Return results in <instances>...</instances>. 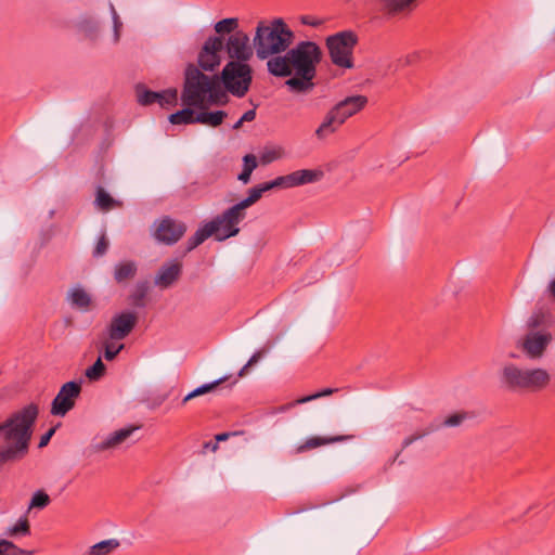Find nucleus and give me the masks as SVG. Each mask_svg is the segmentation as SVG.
Segmentation results:
<instances>
[{
    "label": "nucleus",
    "mask_w": 555,
    "mask_h": 555,
    "mask_svg": "<svg viewBox=\"0 0 555 555\" xmlns=\"http://www.w3.org/2000/svg\"><path fill=\"white\" fill-rule=\"evenodd\" d=\"M225 50L231 62H247L253 56L249 37L242 30L235 31L228 38Z\"/></svg>",
    "instance_id": "14"
},
{
    "label": "nucleus",
    "mask_w": 555,
    "mask_h": 555,
    "mask_svg": "<svg viewBox=\"0 0 555 555\" xmlns=\"http://www.w3.org/2000/svg\"><path fill=\"white\" fill-rule=\"evenodd\" d=\"M339 389L338 388H324L323 390L321 391H318L313 395H309V396H306V397H301L293 402H289V403H286L284 405H282L280 408V411L284 412V411H287L294 406H296L297 404H304V403H307V402H310L312 400H315V399H319V398H322V397H327V396H331L335 392H337Z\"/></svg>",
    "instance_id": "27"
},
{
    "label": "nucleus",
    "mask_w": 555,
    "mask_h": 555,
    "mask_svg": "<svg viewBox=\"0 0 555 555\" xmlns=\"http://www.w3.org/2000/svg\"><path fill=\"white\" fill-rule=\"evenodd\" d=\"M139 427L137 426H130L126 428H121L119 430H116L112 433L106 439H104L102 442H100L96 446V449L99 451H104L107 449L116 448L117 446L121 444L127 438L131 436V434L137 430Z\"/></svg>",
    "instance_id": "21"
},
{
    "label": "nucleus",
    "mask_w": 555,
    "mask_h": 555,
    "mask_svg": "<svg viewBox=\"0 0 555 555\" xmlns=\"http://www.w3.org/2000/svg\"><path fill=\"white\" fill-rule=\"evenodd\" d=\"M183 271L182 261L173 259L160 266L154 276L155 286L160 289L172 287L181 278Z\"/></svg>",
    "instance_id": "16"
},
{
    "label": "nucleus",
    "mask_w": 555,
    "mask_h": 555,
    "mask_svg": "<svg viewBox=\"0 0 555 555\" xmlns=\"http://www.w3.org/2000/svg\"><path fill=\"white\" fill-rule=\"evenodd\" d=\"M279 157V154L276 152H267L261 156V160L263 164L271 163L272 160L276 159Z\"/></svg>",
    "instance_id": "49"
},
{
    "label": "nucleus",
    "mask_w": 555,
    "mask_h": 555,
    "mask_svg": "<svg viewBox=\"0 0 555 555\" xmlns=\"http://www.w3.org/2000/svg\"><path fill=\"white\" fill-rule=\"evenodd\" d=\"M238 27V20L235 17H229L221 20L215 24L216 33L220 35L234 34Z\"/></svg>",
    "instance_id": "34"
},
{
    "label": "nucleus",
    "mask_w": 555,
    "mask_h": 555,
    "mask_svg": "<svg viewBox=\"0 0 555 555\" xmlns=\"http://www.w3.org/2000/svg\"><path fill=\"white\" fill-rule=\"evenodd\" d=\"M181 101L184 106L203 109L208 104L224 105L228 96L219 76L205 75L199 68L190 64L185 69Z\"/></svg>",
    "instance_id": "3"
},
{
    "label": "nucleus",
    "mask_w": 555,
    "mask_h": 555,
    "mask_svg": "<svg viewBox=\"0 0 555 555\" xmlns=\"http://www.w3.org/2000/svg\"><path fill=\"white\" fill-rule=\"evenodd\" d=\"M119 545L120 543L116 539L104 540L92 545L88 550L87 555H109L117 550Z\"/></svg>",
    "instance_id": "28"
},
{
    "label": "nucleus",
    "mask_w": 555,
    "mask_h": 555,
    "mask_svg": "<svg viewBox=\"0 0 555 555\" xmlns=\"http://www.w3.org/2000/svg\"><path fill=\"white\" fill-rule=\"evenodd\" d=\"M112 11H113V20H114V29H115V37H116V40L118 39V36H119V28L121 27V22L119 21V16L117 15L115 9L112 7Z\"/></svg>",
    "instance_id": "48"
},
{
    "label": "nucleus",
    "mask_w": 555,
    "mask_h": 555,
    "mask_svg": "<svg viewBox=\"0 0 555 555\" xmlns=\"http://www.w3.org/2000/svg\"><path fill=\"white\" fill-rule=\"evenodd\" d=\"M212 230L210 229L208 222H206L203 227L196 230V232L189 237L186 242V249L188 251L193 250L197 246H199L202 243H204L208 237L212 236Z\"/></svg>",
    "instance_id": "26"
},
{
    "label": "nucleus",
    "mask_w": 555,
    "mask_h": 555,
    "mask_svg": "<svg viewBox=\"0 0 555 555\" xmlns=\"http://www.w3.org/2000/svg\"><path fill=\"white\" fill-rule=\"evenodd\" d=\"M231 435H235V433H221V434H218V435L215 436V439H216L215 442L219 443L221 441H225V440L229 439V437Z\"/></svg>",
    "instance_id": "52"
},
{
    "label": "nucleus",
    "mask_w": 555,
    "mask_h": 555,
    "mask_svg": "<svg viewBox=\"0 0 555 555\" xmlns=\"http://www.w3.org/2000/svg\"><path fill=\"white\" fill-rule=\"evenodd\" d=\"M245 211H241L236 205L225 209L222 214L208 221L212 230V236L219 242L225 241L240 233L238 223L245 218Z\"/></svg>",
    "instance_id": "9"
},
{
    "label": "nucleus",
    "mask_w": 555,
    "mask_h": 555,
    "mask_svg": "<svg viewBox=\"0 0 555 555\" xmlns=\"http://www.w3.org/2000/svg\"><path fill=\"white\" fill-rule=\"evenodd\" d=\"M137 323L138 314L134 311L117 313L106 327V336L109 340H122L133 331Z\"/></svg>",
    "instance_id": "13"
},
{
    "label": "nucleus",
    "mask_w": 555,
    "mask_h": 555,
    "mask_svg": "<svg viewBox=\"0 0 555 555\" xmlns=\"http://www.w3.org/2000/svg\"><path fill=\"white\" fill-rule=\"evenodd\" d=\"M502 380L512 390L537 392L550 384L551 377L544 369H520L507 364L502 370Z\"/></svg>",
    "instance_id": "6"
},
{
    "label": "nucleus",
    "mask_w": 555,
    "mask_h": 555,
    "mask_svg": "<svg viewBox=\"0 0 555 555\" xmlns=\"http://www.w3.org/2000/svg\"><path fill=\"white\" fill-rule=\"evenodd\" d=\"M108 246H109V242H108L105 233H103L100 236V238H99V241H98V243L95 245V248L93 250V256L94 257H101V256L105 255L107 249H108Z\"/></svg>",
    "instance_id": "42"
},
{
    "label": "nucleus",
    "mask_w": 555,
    "mask_h": 555,
    "mask_svg": "<svg viewBox=\"0 0 555 555\" xmlns=\"http://www.w3.org/2000/svg\"><path fill=\"white\" fill-rule=\"evenodd\" d=\"M417 0H386L384 13L390 17L408 15L416 7Z\"/></svg>",
    "instance_id": "20"
},
{
    "label": "nucleus",
    "mask_w": 555,
    "mask_h": 555,
    "mask_svg": "<svg viewBox=\"0 0 555 555\" xmlns=\"http://www.w3.org/2000/svg\"><path fill=\"white\" fill-rule=\"evenodd\" d=\"M322 177L323 172L321 170L301 169L293 171L286 176L278 177L275 179L279 183V188H294L317 182L321 180Z\"/></svg>",
    "instance_id": "17"
},
{
    "label": "nucleus",
    "mask_w": 555,
    "mask_h": 555,
    "mask_svg": "<svg viewBox=\"0 0 555 555\" xmlns=\"http://www.w3.org/2000/svg\"><path fill=\"white\" fill-rule=\"evenodd\" d=\"M264 354V351H256L251 357L250 359L248 360V362L241 369V371L238 372V376L240 377H243L246 375L247 373V370L248 367L255 365Z\"/></svg>",
    "instance_id": "44"
},
{
    "label": "nucleus",
    "mask_w": 555,
    "mask_h": 555,
    "mask_svg": "<svg viewBox=\"0 0 555 555\" xmlns=\"http://www.w3.org/2000/svg\"><path fill=\"white\" fill-rule=\"evenodd\" d=\"M73 307L80 310H88L91 306L90 295L81 287L73 288L68 294Z\"/></svg>",
    "instance_id": "24"
},
{
    "label": "nucleus",
    "mask_w": 555,
    "mask_h": 555,
    "mask_svg": "<svg viewBox=\"0 0 555 555\" xmlns=\"http://www.w3.org/2000/svg\"><path fill=\"white\" fill-rule=\"evenodd\" d=\"M552 340L550 333H529L522 341V349L530 358H540Z\"/></svg>",
    "instance_id": "18"
},
{
    "label": "nucleus",
    "mask_w": 555,
    "mask_h": 555,
    "mask_svg": "<svg viewBox=\"0 0 555 555\" xmlns=\"http://www.w3.org/2000/svg\"><path fill=\"white\" fill-rule=\"evenodd\" d=\"M54 433H55V428H50L46 434H43L40 437L39 448L46 447L49 443L52 436L54 435Z\"/></svg>",
    "instance_id": "47"
},
{
    "label": "nucleus",
    "mask_w": 555,
    "mask_h": 555,
    "mask_svg": "<svg viewBox=\"0 0 555 555\" xmlns=\"http://www.w3.org/2000/svg\"><path fill=\"white\" fill-rule=\"evenodd\" d=\"M186 224L183 221L176 220L169 216H164L154 222L153 236L156 241L173 245L185 234Z\"/></svg>",
    "instance_id": "10"
},
{
    "label": "nucleus",
    "mask_w": 555,
    "mask_h": 555,
    "mask_svg": "<svg viewBox=\"0 0 555 555\" xmlns=\"http://www.w3.org/2000/svg\"><path fill=\"white\" fill-rule=\"evenodd\" d=\"M95 204L98 205L99 209L103 211H108L115 207L121 206V204L114 199L108 193H106L102 186L96 189Z\"/></svg>",
    "instance_id": "30"
},
{
    "label": "nucleus",
    "mask_w": 555,
    "mask_h": 555,
    "mask_svg": "<svg viewBox=\"0 0 555 555\" xmlns=\"http://www.w3.org/2000/svg\"><path fill=\"white\" fill-rule=\"evenodd\" d=\"M546 314L542 311H534L527 321V327L531 331L542 326L545 323Z\"/></svg>",
    "instance_id": "41"
},
{
    "label": "nucleus",
    "mask_w": 555,
    "mask_h": 555,
    "mask_svg": "<svg viewBox=\"0 0 555 555\" xmlns=\"http://www.w3.org/2000/svg\"><path fill=\"white\" fill-rule=\"evenodd\" d=\"M105 371L106 367L104 363L102 362L101 358H98L96 361L86 370L85 374L90 380H99L104 376Z\"/></svg>",
    "instance_id": "36"
},
{
    "label": "nucleus",
    "mask_w": 555,
    "mask_h": 555,
    "mask_svg": "<svg viewBox=\"0 0 555 555\" xmlns=\"http://www.w3.org/2000/svg\"><path fill=\"white\" fill-rule=\"evenodd\" d=\"M38 414V404L30 403L0 424L4 441V446L0 447V466L20 461L27 454Z\"/></svg>",
    "instance_id": "2"
},
{
    "label": "nucleus",
    "mask_w": 555,
    "mask_h": 555,
    "mask_svg": "<svg viewBox=\"0 0 555 555\" xmlns=\"http://www.w3.org/2000/svg\"><path fill=\"white\" fill-rule=\"evenodd\" d=\"M80 26H81L82 30L88 36H92L93 34L96 33V29H98L96 23L91 21V20L90 21H83Z\"/></svg>",
    "instance_id": "45"
},
{
    "label": "nucleus",
    "mask_w": 555,
    "mask_h": 555,
    "mask_svg": "<svg viewBox=\"0 0 555 555\" xmlns=\"http://www.w3.org/2000/svg\"><path fill=\"white\" fill-rule=\"evenodd\" d=\"M49 504H50L49 495L44 491L39 490L33 495L29 508H34V507L44 508Z\"/></svg>",
    "instance_id": "40"
},
{
    "label": "nucleus",
    "mask_w": 555,
    "mask_h": 555,
    "mask_svg": "<svg viewBox=\"0 0 555 555\" xmlns=\"http://www.w3.org/2000/svg\"><path fill=\"white\" fill-rule=\"evenodd\" d=\"M223 48V40L221 37H209L199 54H198V65L204 70H214L216 66L220 64V55L219 52Z\"/></svg>",
    "instance_id": "15"
},
{
    "label": "nucleus",
    "mask_w": 555,
    "mask_h": 555,
    "mask_svg": "<svg viewBox=\"0 0 555 555\" xmlns=\"http://www.w3.org/2000/svg\"><path fill=\"white\" fill-rule=\"evenodd\" d=\"M300 23L302 25H308V26H312V27H319L320 25H322L321 20H318L317 17H313L311 15H302L300 17Z\"/></svg>",
    "instance_id": "46"
},
{
    "label": "nucleus",
    "mask_w": 555,
    "mask_h": 555,
    "mask_svg": "<svg viewBox=\"0 0 555 555\" xmlns=\"http://www.w3.org/2000/svg\"><path fill=\"white\" fill-rule=\"evenodd\" d=\"M257 168V158L254 154H247L243 157V170L237 179L243 183H248L251 172Z\"/></svg>",
    "instance_id": "31"
},
{
    "label": "nucleus",
    "mask_w": 555,
    "mask_h": 555,
    "mask_svg": "<svg viewBox=\"0 0 555 555\" xmlns=\"http://www.w3.org/2000/svg\"><path fill=\"white\" fill-rule=\"evenodd\" d=\"M138 271L137 263L132 260L122 261L116 264L114 270V279L117 283H124L132 280Z\"/></svg>",
    "instance_id": "23"
},
{
    "label": "nucleus",
    "mask_w": 555,
    "mask_h": 555,
    "mask_svg": "<svg viewBox=\"0 0 555 555\" xmlns=\"http://www.w3.org/2000/svg\"><path fill=\"white\" fill-rule=\"evenodd\" d=\"M8 534L11 537L30 534V525L28 519L26 517L20 518L18 521L9 529Z\"/></svg>",
    "instance_id": "39"
},
{
    "label": "nucleus",
    "mask_w": 555,
    "mask_h": 555,
    "mask_svg": "<svg viewBox=\"0 0 555 555\" xmlns=\"http://www.w3.org/2000/svg\"><path fill=\"white\" fill-rule=\"evenodd\" d=\"M294 38L293 30L282 18H275L269 25L260 22L253 40L257 57L266 60L287 51Z\"/></svg>",
    "instance_id": "4"
},
{
    "label": "nucleus",
    "mask_w": 555,
    "mask_h": 555,
    "mask_svg": "<svg viewBox=\"0 0 555 555\" xmlns=\"http://www.w3.org/2000/svg\"><path fill=\"white\" fill-rule=\"evenodd\" d=\"M203 449H204V452L206 450H209L211 452H216L218 449H219V446L217 442L215 441H207L203 444Z\"/></svg>",
    "instance_id": "51"
},
{
    "label": "nucleus",
    "mask_w": 555,
    "mask_h": 555,
    "mask_svg": "<svg viewBox=\"0 0 555 555\" xmlns=\"http://www.w3.org/2000/svg\"><path fill=\"white\" fill-rule=\"evenodd\" d=\"M357 43L358 36L352 30H344L327 37L326 47L333 64L341 68H352V54Z\"/></svg>",
    "instance_id": "8"
},
{
    "label": "nucleus",
    "mask_w": 555,
    "mask_h": 555,
    "mask_svg": "<svg viewBox=\"0 0 555 555\" xmlns=\"http://www.w3.org/2000/svg\"><path fill=\"white\" fill-rule=\"evenodd\" d=\"M243 122H241V118L233 125V129L237 130L242 127Z\"/></svg>",
    "instance_id": "54"
},
{
    "label": "nucleus",
    "mask_w": 555,
    "mask_h": 555,
    "mask_svg": "<svg viewBox=\"0 0 555 555\" xmlns=\"http://www.w3.org/2000/svg\"><path fill=\"white\" fill-rule=\"evenodd\" d=\"M193 106H185L181 111H178L169 116V121L172 125H189L196 124V114L192 109Z\"/></svg>",
    "instance_id": "29"
},
{
    "label": "nucleus",
    "mask_w": 555,
    "mask_h": 555,
    "mask_svg": "<svg viewBox=\"0 0 555 555\" xmlns=\"http://www.w3.org/2000/svg\"><path fill=\"white\" fill-rule=\"evenodd\" d=\"M440 425H429L428 427H426L425 429L423 430H417L415 431L414 434H412L411 436L406 437L403 442H402V449H405L408 448L409 446H411L413 442H415L416 440L418 439H422L423 437L429 435L430 433L437 430L439 428Z\"/></svg>",
    "instance_id": "38"
},
{
    "label": "nucleus",
    "mask_w": 555,
    "mask_h": 555,
    "mask_svg": "<svg viewBox=\"0 0 555 555\" xmlns=\"http://www.w3.org/2000/svg\"><path fill=\"white\" fill-rule=\"evenodd\" d=\"M137 101L142 106H149L157 103L163 108H168L177 105L178 91L175 88H169L163 91H152L143 83L135 86Z\"/></svg>",
    "instance_id": "11"
},
{
    "label": "nucleus",
    "mask_w": 555,
    "mask_h": 555,
    "mask_svg": "<svg viewBox=\"0 0 555 555\" xmlns=\"http://www.w3.org/2000/svg\"><path fill=\"white\" fill-rule=\"evenodd\" d=\"M466 417H467V414L465 412L454 413V414L448 416L442 422V425L448 426V427H455V426H459Z\"/></svg>",
    "instance_id": "43"
},
{
    "label": "nucleus",
    "mask_w": 555,
    "mask_h": 555,
    "mask_svg": "<svg viewBox=\"0 0 555 555\" xmlns=\"http://www.w3.org/2000/svg\"><path fill=\"white\" fill-rule=\"evenodd\" d=\"M322 51L313 41H301L286 54L273 56L267 63L268 72L275 77H291L285 81L288 89L296 93H308L314 88L313 79L317 65L321 62Z\"/></svg>",
    "instance_id": "1"
},
{
    "label": "nucleus",
    "mask_w": 555,
    "mask_h": 555,
    "mask_svg": "<svg viewBox=\"0 0 555 555\" xmlns=\"http://www.w3.org/2000/svg\"><path fill=\"white\" fill-rule=\"evenodd\" d=\"M31 552L25 551L16 546L9 540L0 539V555H29Z\"/></svg>",
    "instance_id": "37"
},
{
    "label": "nucleus",
    "mask_w": 555,
    "mask_h": 555,
    "mask_svg": "<svg viewBox=\"0 0 555 555\" xmlns=\"http://www.w3.org/2000/svg\"><path fill=\"white\" fill-rule=\"evenodd\" d=\"M149 291V285L146 282L138 283L133 293L131 294V301L133 306L138 308L145 307V297Z\"/></svg>",
    "instance_id": "33"
},
{
    "label": "nucleus",
    "mask_w": 555,
    "mask_h": 555,
    "mask_svg": "<svg viewBox=\"0 0 555 555\" xmlns=\"http://www.w3.org/2000/svg\"><path fill=\"white\" fill-rule=\"evenodd\" d=\"M221 86L231 94L243 98L253 81V69L246 62H229L220 76Z\"/></svg>",
    "instance_id": "7"
},
{
    "label": "nucleus",
    "mask_w": 555,
    "mask_h": 555,
    "mask_svg": "<svg viewBox=\"0 0 555 555\" xmlns=\"http://www.w3.org/2000/svg\"><path fill=\"white\" fill-rule=\"evenodd\" d=\"M227 117V113L224 111H216V112H201L196 114L195 121L196 124L208 125L211 127H218L222 124L223 119Z\"/></svg>",
    "instance_id": "25"
},
{
    "label": "nucleus",
    "mask_w": 555,
    "mask_h": 555,
    "mask_svg": "<svg viewBox=\"0 0 555 555\" xmlns=\"http://www.w3.org/2000/svg\"><path fill=\"white\" fill-rule=\"evenodd\" d=\"M367 96L362 94L350 95L336 103L324 116L314 134L323 140L335 133L348 118L361 112L367 105Z\"/></svg>",
    "instance_id": "5"
},
{
    "label": "nucleus",
    "mask_w": 555,
    "mask_h": 555,
    "mask_svg": "<svg viewBox=\"0 0 555 555\" xmlns=\"http://www.w3.org/2000/svg\"><path fill=\"white\" fill-rule=\"evenodd\" d=\"M347 436H333V437H320L313 436L308 438L302 444L298 446L296 449L297 453H302L311 449H315L325 444L340 442L346 440Z\"/></svg>",
    "instance_id": "22"
},
{
    "label": "nucleus",
    "mask_w": 555,
    "mask_h": 555,
    "mask_svg": "<svg viewBox=\"0 0 555 555\" xmlns=\"http://www.w3.org/2000/svg\"><path fill=\"white\" fill-rule=\"evenodd\" d=\"M276 188H279L276 179L258 184L248 191V196L246 198L242 199L235 205L240 208L241 211H245L246 208L257 203L262 197L263 193Z\"/></svg>",
    "instance_id": "19"
},
{
    "label": "nucleus",
    "mask_w": 555,
    "mask_h": 555,
    "mask_svg": "<svg viewBox=\"0 0 555 555\" xmlns=\"http://www.w3.org/2000/svg\"><path fill=\"white\" fill-rule=\"evenodd\" d=\"M225 380H227V377H222L212 383L204 384V385L197 387L196 389H194L193 391H191L183 398L182 404H185L188 401H190L191 399H193L195 397H198V396H202V395H205V393H208V392L215 390L220 384H222Z\"/></svg>",
    "instance_id": "32"
},
{
    "label": "nucleus",
    "mask_w": 555,
    "mask_h": 555,
    "mask_svg": "<svg viewBox=\"0 0 555 555\" xmlns=\"http://www.w3.org/2000/svg\"><path fill=\"white\" fill-rule=\"evenodd\" d=\"M81 393V382L70 380L62 385L51 404V414L65 416L76 403Z\"/></svg>",
    "instance_id": "12"
},
{
    "label": "nucleus",
    "mask_w": 555,
    "mask_h": 555,
    "mask_svg": "<svg viewBox=\"0 0 555 555\" xmlns=\"http://www.w3.org/2000/svg\"><path fill=\"white\" fill-rule=\"evenodd\" d=\"M547 292L552 300L555 302V278L550 282L547 286Z\"/></svg>",
    "instance_id": "53"
},
{
    "label": "nucleus",
    "mask_w": 555,
    "mask_h": 555,
    "mask_svg": "<svg viewBox=\"0 0 555 555\" xmlns=\"http://www.w3.org/2000/svg\"><path fill=\"white\" fill-rule=\"evenodd\" d=\"M255 118H256V111L249 109L243 114V116L241 117V122L253 121Z\"/></svg>",
    "instance_id": "50"
},
{
    "label": "nucleus",
    "mask_w": 555,
    "mask_h": 555,
    "mask_svg": "<svg viewBox=\"0 0 555 555\" xmlns=\"http://www.w3.org/2000/svg\"><path fill=\"white\" fill-rule=\"evenodd\" d=\"M115 341L116 340H109L107 336L103 341L104 358L107 361H113L125 347L124 344L116 346Z\"/></svg>",
    "instance_id": "35"
}]
</instances>
